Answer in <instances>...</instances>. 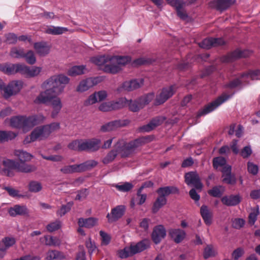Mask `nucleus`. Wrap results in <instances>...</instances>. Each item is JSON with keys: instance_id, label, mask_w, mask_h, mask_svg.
<instances>
[{"instance_id": "f257e3e1", "label": "nucleus", "mask_w": 260, "mask_h": 260, "mask_svg": "<svg viewBox=\"0 0 260 260\" xmlns=\"http://www.w3.org/2000/svg\"><path fill=\"white\" fill-rule=\"evenodd\" d=\"M70 80L69 78L63 74L51 76L42 83L41 87L45 90L40 93L34 102L37 104H47L54 95H59L63 92Z\"/></svg>"}, {"instance_id": "f03ea898", "label": "nucleus", "mask_w": 260, "mask_h": 260, "mask_svg": "<svg viewBox=\"0 0 260 260\" xmlns=\"http://www.w3.org/2000/svg\"><path fill=\"white\" fill-rule=\"evenodd\" d=\"M153 139V136L140 137L128 142L121 139L117 142L115 147L119 151L121 157H128L134 153L138 148L152 141Z\"/></svg>"}, {"instance_id": "7ed1b4c3", "label": "nucleus", "mask_w": 260, "mask_h": 260, "mask_svg": "<svg viewBox=\"0 0 260 260\" xmlns=\"http://www.w3.org/2000/svg\"><path fill=\"white\" fill-rule=\"evenodd\" d=\"M45 117L42 115H35L28 117L16 116L10 119V125L15 128L28 131L32 127L43 121Z\"/></svg>"}, {"instance_id": "20e7f679", "label": "nucleus", "mask_w": 260, "mask_h": 260, "mask_svg": "<svg viewBox=\"0 0 260 260\" xmlns=\"http://www.w3.org/2000/svg\"><path fill=\"white\" fill-rule=\"evenodd\" d=\"M150 247V241L148 239H144L137 243L136 245H131L128 247L124 248L119 252V256L121 258H125L137 253L141 252Z\"/></svg>"}, {"instance_id": "39448f33", "label": "nucleus", "mask_w": 260, "mask_h": 260, "mask_svg": "<svg viewBox=\"0 0 260 260\" xmlns=\"http://www.w3.org/2000/svg\"><path fill=\"white\" fill-rule=\"evenodd\" d=\"M131 58L128 56H111V65L106 67L107 73L116 74L121 70V67L130 62Z\"/></svg>"}, {"instance_id": "423d86ee", "label": "nucleus", "mask_w": 260, "mask_h": 260, "mask_svg": "<svg viewBox=\"0 0 260 260\" xmlns=\"http://www.w3.org/2000/svg\"><path fill=\"white\" fill-rule=\"evenodd\" d=\"M231 96L230 95H228L226 93L222 94L215 100L206 105L203 109L199 111L197 115V117L199 118L202 116L212 112L223 103L229 100Z\"/></svg>"}, {"instance_id": "0eeeda50", "label": "nucleus", "mask_w": 260, "mask_h": 260, "mask_svg": "<svg viewBox=\"0 0 260 260\" xmlns=\"http://www.w3.org/2000/svg\"><path fill=\"white\" fill-rule=\"evenodd\" d=\"M177 88L176 85H172L162 88L155 97L154 104L158 106L165 103L174 94Z\"/></svg>"}, {"instance_id": "6e6552de", "label": "nucleus", "mask_w": 260, "mask_h": 260, "mask_svg": "<svg viewBox=\"0 0 260 260\" xmlns=\"http://www.w3.org/2000/svg\"><path fill=\"white\" fill-rule=\"evenodd\" d=\"M23 86V82L20 80H15L10 82L7 86L4 83V87L1 90L4 91V96L8 99L12 95L18 93Z\"/></svg>"}, {"instance_id": "1a4fd4ad", "label": "nucleus", "mask_w": 260, "mask_h": 260, "mask_svg": "<svg viewBox=\"0 0 260 260\" xmlns=\"http://www.w3.org/2000/svg\"><path fill=\"white\" fill-rule=\"evenodd\" d=\"M81 146L82 151L95 152L101 148V141L99 139H82Z\"/></svg>"}, {"instance_id": "9d476101", "label": "nucleus", "mask_w": 260, "mask_h": 260, "mask_svg": "<svg viewBox=\"0 0 260 260\" xmlns=\"http://www.w3.org/2000/svg\"><path fill=\"white\" fill-rule=\"evenodd\" d=\"M251 53V52L248 50H241L236 49L233 52L222 56L221 58V60L223 62H231L241 57H247L249 56Z\"/></svg>"}, {"instance_id": "9b49d317", "label": "nucleus", "mask_w": 260, "mask_h": 260, "mask_svg": "<svg viewBox=\"0 0 260 260\" xmlns=\"http://www.w3.org/2000/svg\"><path fill=\"white\" fill-rule=\"evenodd\" d=\"M185 182L188 185H192L197 189H201L203 184L197 172L191 171L185 173Z\"/></svg>"}, {"instance_id": "f8f14e48", "label": "nucleus", "mask_w": 260, "mask_h": 260, "mask_svg": "<svg viewBox=\"0 0 260 260\" xmlns=\"http://www.w3.org/2000/svg\"><path fill=\"white\" fill-rule=\"evenodd\" d=\"M125 207L123 205H118L112 209L111 213H108L106 217L109 222H113L117 221L124 214Z\"/></svg>"}, {"instance_id": "ddd939ff", "label": "nucleus", "mask_w": 260, "mask_h": 260, "mask_svg": "<svg viewBox=\"0 0 260 260\" xmlns=\"http://www.w3.org/2000/svg\"><path fill=\"white\" fill-rule=\"evenodd\" d=\"M166 236V230L162 225H158L153 228L151 239L155 244H159Z\"/></svg>"}, {"instance_id": "4468645a", "label": "nucleus", "mask_w": 260, "mask_h": 260, "mask_svg": "<svg viewBox=\"0 0 260 260\" xmlns=\"http://www.w3.org/2000/svg\"><path fill=\"white\" fill-rule=\"evenodd\" d=\"M224 44L225 41L222 38H208L204 39L200 43H199V46L201 48L208 49L212 47L222 46Z\"/></svg>"}, {"instance_id": "2eb2a0df", "label": "nucleus", "mask_w": 260, "mask_h": 260, "mask_svg": "<svg viewBox=\"0 0 260 260\" xmlns=\"http://www.w3.org/2000/svg\"><path fill=\"white\" fill-rule=\"evenodd\" d=\"M100 81L99 77L88 78L81 81L77 87L78 92H84L88 90L90 87L98 84Z\"/></svg>"}, {"instance_id": "dca6fc26", "label": "nucleus", "mask_w": 260, "mask_h": 260, "mask_svg": "<svg viewBox=\"0 0 260 260\" xmlns=\"http://www.w3.org/2000/svg\"><path fill=\"white\" fill-rule=\"evenodd\" d=\"M166 120L164 117L158 116L153 118L148 124L143 125L139 128L141 132H149L156 126L161 124Z\"/></svg>"}, {"instance_id": "f3484780", "label": "nucleus", "mask_w": 260, "mask_h": 260, "mask_svg": "<svg viewBox=\"0 0 260 260\" xmlns=\"http://www.w3.org/2000/svg\"><path fill=\"white\" fill-rule=\"evenodd\" d=\"M129 123L128 120H116L107 123L103 125L101 127V131L102 132H107L113 131L118 127L124 126Z\"/></svg>"}, {"instance_id": "a211bd4d", "label": "nucleus", "mask_w": 260, "mask_h": 260, "mask_svg": "<svg viewBox=\"0 0 260 260\" xmlns=\"http://www.w3.org/2000/svg\"><path fill=\"white\" fill-rule=\"evenodd\" d=\"M58 95H54L53 98L49 101L47 103L50 102L52 108L51 117L52 118H56L62 108V104L61 99L57 97Z\"/></svg>"}, {"instance_id": "6ab92c4d", "label": "nucleus", "mask_w": 260, "mask_h": 260, "mask_svg": "<svg viewBox=\"0 0 260 260\" xmlns=\"http://www.w3.org/2000/svg\"><path fill=\"white\" fill-rule=\"evenodd\" d=\"M90 61L98 66L102 67L103 71L107 73L106 67L111 65V56L104 55L94 56L91 58Z\"/></svg>"}, {"instance_id": "aec40b11", "label": "nucleus", "mask_w": 260, "mask_h": 260, "mask_svg": "<svg viewBox=\"0 0 260 260\" xmlns=\"http://www.w3.org/2000/svg\"><path fill=\"white\" fill-rule=\"evenodd\" d=\"M235 0H214L210 3V6L221 12L225 11L232 6Z\"/></svg>"}, {"instance_id": "412c9836", "label": "nucleus", "mask_w": 260, "mask_h": 260, "mask_svg": "<svg viewBox=\"0 0 260 260\" xmlns=\"http://www.w3.org/2000/svg\"><path fill=\"white\" fill-rule=\"evenodd\" d=\"M9 215L12 217H16L17 215H25L28 213V210L26 206L15 205L10 207L8 211Z\"/></svg>"}, {"instance_id": "4be33fe9", "label": "nucleus", "mask_w": 260, "mask_h": 260, "mask_svg": "<svg viewBox=\"0 0 260 260\" xmlns=\"http://www.w3.org/2000/svg\"><path fill=\"white\" fill-rule=\"evenodd\" d=\"M169 235L176 243H180L184 239L186 233L180 229H171L169 231Z\"/></svg>"}, {"instance_id": "5701e85b", "label": "nucleus", "mask_w": 260, "mask_h": 260, "mask_svg": "<svg viewBox=\"0 0 260 260\" xmlns=\"http://www.w3.org/2000/svg\"><path fill=\"white\" fill-rule=\"evenodd\" d=\"M221 201L227 206H235L241 202V197L239 194L225 196L221 198Z\"/></svg>"}, {"instance_id": "b1692460", "label": "nucleus", "mask_w": 260, "mask_h": 260, "mask_svg": "<svg viewBox=\"0 0 260 260\" xmlns=\"http://www.w3.org/2000/svg\"><path fill=\"white\" fill-rule=\"evenodd\" d=\"M200 213L205 223L207 225H211L213 213L208 206L205 205H202L200 208Z\"/></svg>"}, {"instance_id": "393cba45", "label": "nucleus", "mask_w": 260, "mask_h": 260, "mask_svg": "<svg viewBox=\"0 0 260 260\" xmlns=\"http://www.w3.org/2000/svg\"><path fill=\"white\" fill-rule=\"evenodd\" d=\"M34 48L40 56H45L49 53L50 47L47 42H40L34 44Z\"/></svg>"}, {"instance_id": "a878e982", "label": "nucleus", "mask_w": 260, "mask_h": 260, "mask_svg": "<svg viewBox=\"0 0 260 260\" xmlns=\"http://www.w3.org/2000/svg\"><path fill=\"white\" fill-rule=\"evenodd\" d=\"M156 192L158 194L162 197H166L170 194H176L179 193V189L173 186H168L158 188Z\"/></svg>"}, {"instance_id": "bb28decb", "label": "nucleus", "mask_w": 260, "mask_h": 260, "mask_svg": "<svg viewBox=\"0 0 260 260\" xmlns=\"http://www.w3.org/2000/svg\"><path fill=\"white\" fill-rule=\"evenodd\" d=\"M31 138L32 141H35L38 139H43L47 138L45 135V132L43 126H38L31 133Z\"/></svg>"}, {"instance_id": "cd10ccee", "label": "nucleus", "mask_w": 260, "mask_h": 260, "mask_svg": "<svg viewBox=\"0 0 260 260\" xmlns=\"http://www.w3.org/2000/svg\"><path fill=\"white\" fill-rule=\"evenodd\" d=\"M31 138L32 141H35L38 139H43L47 138L45 135V132L43 126H38L31 133Z\"/></svg>"}, {"instance_id": "c85d7f7f", "label": "nucleus", "mask_w": 260, "mask_h": 260, "mask_svg": "<svg viewBox=\"0 0 260 260\" xmlns=\"http://www.w3.org/2000/svg\"><path fill=\"white\" fill-rule=\"evenodd\" d=\"M17 63L0 64V71L7 75H13L17 73Z\"/></svg>"}, {"instance_id": "c756f323", "label": "nucleus", "mask_w": 260, "mask_h": 260, "mask_svg": "<svg viewBox=\"0 0 260 260\" xmlns=\"http://www.w3.org/2000/svg\"><path fill=\"white\" fill-rule=\"evenodd\" d=\"M97 222V219L93 217L87 218H80L78 219V223L80 227L91 228L94 226Z\"/></svg>"}, {"instance_id": "7c9ffc66", "label": "nucleus", "mask_w": 260, "mask_h": 260, "mask_svg": "<svg viewBox=\"0 0 260 260\" xmlns=\"http://www.w3.org/2000/svg\"><path fill=\"white\" fill-rule=\"evenodd\" d=\"M68 31V28L64 27L50 26L45 30L47 34L52 35H59Z\"/></svg>"}, {"instance_id": "2f4dec72", "label": "nucleus", "mask_w": 260, "mask_h": 260, "mask_svg": "<svg viewBox=\"0 0 260 260\" xmlns=\"http://www.w3.org/2000/svg\"><path fill=\"white\" fill-rule=\"evenodd\" d=\"M167 202V200L166 197H162L158 195V197L153 203L152 208V213H157L161 207L166 204Z\"/></svg>"}, {"instance_id": "473e14b6", "label": "nucleus", "mask_w": 260, "mask_h": 260, "mask_svg": "<svg viewBox=\"0 0 260 260\" xmlns=\"http://www.w3.org/2000/svg\"><path fill=\"white\" fill-rule=\"evenodd\" d=\"M140 83L137 80L124 82L122 85V88L128 91L136 89L140 87Z\"/></svg>"}, {"instance_id": "72a5a7b5", "label": "nucleus", "mask_w": 260, "mask_h": 260, "mask_svg": "<svg viewBox=\"0 0 260 260\" xmlns=\"http://www.w3.org/2000/svg\"><path fill=\"white\" fill-rule=\"evenodd\" d=\"M24 162L22 161L17 162L16 170L19 172L24 173H29L36 170V168L35 166L27 165Z\"/></svg>"}, {"instance_id": "f704fd0d", "label": "nucleus", "mask_w": 260, "mask_h": 260, "mask_svg": "<svg viewBox=\"0 0 260 260\" xmlns=\"http://www.w3.org/2000/svg\"><path fill=\"white\" fill-rule=\"evenodd\" d=\"M65 255L60 251L56 250H49L47 253L46 259H63L65 258Z\"/></svg>"}, {"instance_id": "c9c22d12", "label": "nucleus", "mask_w": 260, "mask_h": 260, "mask_svg": "<svg viewBox=\"0 0 260 260\" xmlns=\"http://www.w3.org/2000/svg\"><path fill=\"white\" fill-rule=\"evenodd\" d=\"M240 78L241 79L250 78L251 80H259L260 79V71L258 70H249L247 72L241 74Z\"/></svg>"}, {"instance_id": "e433bc0d", "label": "nucleus", "mask_w": 260, "mask_h": 260, "mask_svg": "<svg viewBox=\"0 0 260 260\" xmlns=\"http://www.w3.org/2000/svg\"><path fill=\"white\" fill-rule=\"evenodd\" d=\"M119 153V151L115 147L114 149L110 151L103 158L102 162L104 164L107 165L112 162Z\"/></svg>"}, {"instance_id": "4c0bfd02", "label": "nucleus", "mask_w": 260, "mask_h": 260, "mask_svg": "<svg viewBox=\"0 0 260 260\" xmlns=\"http://www.w3.org/2000/svg\"><path fill=\"white\" fill-rule=\"evenodd\" d=\"M128 102V100L125 98H121L116 101L111 102L113 110H118L125 107Z\"/></svg>"}, {"instance_id": "58836bf2", "label": "nucleus", "mask_w": 260, "mask_h": 260, "mask_svg": "<svg viewBox=\"0 0 260 260\" xmlns=\"http://www.w3.org/2000/svg\"><path fill=\"white\" fill-rule=\"evenodd\" d=\"M85 69L84 66H75L70 68L68 71V75L70 76H76L84 74V70Z\"/></svg>"}, {"instance_id": "ea45409f", "label": "nucleus", "mask_w": 260, "mask_h": 260, "mask_svg": "<svg viewBox=\"0 0 260 260\" xmlns=\"http://www.w3.org/2000/svg\"><path fill=\"white\" fill-rule=\"evenodd\" d=\"M15 155L18 157L20 161L22 162L29 161L32 157L30 153L20 150L15 151Z\"/></svg>"}, {"instance_id": "a19ab883", "label": "nucleus", "mask_w": 260, "mask_h": 260, "mask_svg": "<svg viewBox=\"0 0 260 260\" xmlns=\"http://www.w3.org/2000/svg\"><path fill=\"white\" fill-rule=\"evenodd\" d=\"M217 252L213 246L211 244L207 245L204 248L203 256L205 259H208L209 257L215 256Z\"/></svg>"}, {"instance_id": "79ce46f5", "label": "nucleus", "mask_w": 260, "mask_h": 260, "mask_svg": "<svg viewBox=\"0 0 260 260\" xmlns=\"http://www.w3.org/2000/svg\"><path fill=\"white\" fill-rule=\"evenodd\" d=\"M183 5L184 3L181 1L174 7L176 8L178 16L182 20H185L187 18L188 15L186 12L183 9Z\"/></svg>"}, {"instance_id": "37998d69", "label": "nucleus", "mask_w": 260, "mask_h": 260, "mask_svg": "<svg viewBox=\"0 0 260 260\" xmlns=\"http://www.w3.org/2000/svg\"><path fill=\"white\" fill-rule=\"evenodd\" d=\"M43 127L45 132V135L48 137L51 133L59 128L60 124L58 122H52L49 124L43 125Z\"/></svg>"}, {"instance_id": "c03bdc74", "label": "nucleus", "mask_w": 260, "mask_h": 260, "mask_svg": "<svg viewBox=\"0 0 260 260\" xmlns=\"http://www.w3.org/2000/svg\"><path fill=\"white\" fill-rule=\"evenodd\" d=\"M222 188V186H215L212 189L208 190V193L213 197L219 198L222 196L223 192V190H221Z\"/></svg>"}, {"instance_id": "a18cd8bd", "label": "nucleus", "mask_w": 260, "mask_h": 260, "mask_svg": "<svg viewBox=\"0 0 260 260\" xmlns=\"http://www.w3.org/2000/svg\"><path fill=\"white\" fill-rule=\"evenodd\" d=\"M17 134L11 131H0V141H8L14 139Z\"/></svg>"}, {"instance_id": "49530a36", "label": "nucleus", "mask_w": 260, "mask_h": 260, "mask_svg": "<svg viewBox=\"0 0 260 260\" xmlns=\"http://www.w3.org/2000/svg\"><path fill=\"white\" fill-rule=\"evenodd\" d=\"M98 164V161L94 160H89L85 161L83 163L80 164L81 170L82 172H84L87 170H90L91 169L95 167Z\"/></svg>"}, {"instance_id": "de8ad7c7", "label": "nucleus", "mask_w": 260, "mask_h": 260, "mask_svg": "<svg viewBox=\"0 0 260 260\" xmlns=\"http://www.w3.org/2000/svg\"><path fill=\"white\" fill-rule=\"evenodd\" d=\"M42 189V186L40 182L36 181H31L28 184V190L31 192H38Z\"/></svg>"}, {"instance_id": "09e8293b", "label": "nucleus", "mask_w": 260, "mask_h": 260, "mask_svg": "<svg viewBox=\"0 0 260 260\" xmlns=\"http://www.w3.org/2000/svg\"><path fill=\"white\" fill-rule=\"evenodd\" d=\"M127 105L128 106L129 109L134 112L138 111L143 107L142 104L138 101H128Z\"/></svg>"}, {"instance_id": "8fccbe9b", "label": "nucleus", "mask_w": 260, "mask_h": 260, "mask_svg": "<svg viewBox=\"0 0 260 260\" xmlns=\"http://www.w3.org/2000/svg\"><path fill=\"white\" fill-rule=\"evenodd\" d=\"M240 77L237 78L230 81L228 83L225 84L224 87L226 88L233 89L241 86L242 84V81Z\"/></svg>"}, {"instance_id": "3c124183", "label": "nucleus", "mask_w": 260, "mask_h": 260, "mask_svg": "<svg viewBox=\"0 0 260 260\" xmlns=\"http://www.w3.org/2000/svg\"><path fill=\"white\" fill-rule=\"evenodd\" d=\"M113 186L120 191L128 192L133 188V185L130 182H126L123 184H116L113 185Z\"/></svg>"}, {"instance_id": "603ef678", "label": "nucleus", "mask_w": 260, "mask_h": 260, "mask_svg": "<svg viewBox=\"0 0 260 260\" xmlns=\"http://www.w3.org/2000/svg\"><path fill=\"white\" fill-rule=\"evenodd\" d=\"M42 71L41 67H28V71L26 75V78H32L38 76Z\"/></svg>"}, {"instance_id": "864d4df0", "label": "nucleus", "mask_w": 260, "mask_h": 260, "mask_svg": "<svg viewBox=\"0 0 260 260\" xmlns=\"http://www.w3.org/2000/svg\"><path fill=\"white\" fill-rule=\"evenodd\" d=\"M82 139L76 140L70 143L68 147L69 149L77 151H82L80 145L82 144Z\"/></svg>"}, {"instance_id": "5fc2aeb1", "label": "nucleus", "mask_w": 260, "mask_h": 260, "mask_svg": "<svg viewBox=\"0 0 260 260\" xmlns=\"http://www.w3.org/2000/svg\"><path fill=\"white\" fill-rule=\"evenodd\" d=\"M45 243L48 246H56L59 244L58 239L56 237L45 236L44 237Z\"/></svg>"}, {"instance_id": "6e6d98bb", "label": "nucleus", "mask_w": 260, "mask_h": 260, "mask_svg": "<svg viewBox=\"0 0 260 260\" xmlns=\"http://www.w3.org/2000/svg\"><path fill=\"white\" fill-rule=\"evenodd\" d=\"M226 164L225 159L221 156L216 157L213 159V167L217 169L219 167H222Z\"/></svg>"}, {"instance_id": "4d7b16f0", "label": "nucleus", "mask_w": 260, "mask_h": 260, "mask_svg": "<svg viewBox=\"0 0 260 260\" xmlns=\"http://www.w3.org/2000/svg\"><path fill=\"white\" fill-rule=\"evenodd\" d=\"M258 208H254L252 210L248 216V222L251 225H253L257 219V216L259 214Z\"/></svg>"}, {"instance_id": "13d9d810", "label": "nucleus", "mask_w": 260, "mask_h": 260, "mask_svg": "<svg viewBox=\"0 0 260 260\" xmlns=\"http://www.w3.org/2000/svg\"><path fill=\"white\" fill-rule=\"evenodd\" d=\"M10 55L12 57L15 58H23L25 52L23 49H18L16 48H13L11 50Z\"/></svg>"}, {"instance_id": "bf43d9fd", "label": "nucleus", "mask_w": 260, "mask_h": 260, "mask_svg": "<svg viewBox=\"0 0 260 260\" xmlns=\"http://www.w3.org/2000/svg\"><path fill=\"white\" fill-rule=\"evenodd\" d=\"M154 59L150 57H140L134 61V63L138 65L151 64L154 61Z\"/></svg>"}, {"instance_id": "052dcab7", "label": "nucleus", "mask_w": 260, "mask_h": 260, "mask_svg": "<svg viewBox=\"0 0 260 260\" xmlns=\"http://www.w3.org/2000/svg\"><path fill=\"white\" fill-rule=\"evenodd\" d=\"M17 161H14L11 159H7L4 160L3 165L6 169L8 170L15 169H16Z\"/></svg>"}, {"instance_id": "680f3d73", "label": "nucleus", "mask_w": 260, "mask_h": 260, "mask_svg": "<svg viewBox=\"0 0 260 260\" xmlns=\"http://www.w3.org/2000/svg\"><path fill=\"white\" fill-rule=\"evenodd\" d=\"M23 58H25L26 62L30 64H33L36 61L34 53L32 51H29L27 53H25Z\"/></svg>"}, {"instance_id": "e2e57ef3", "label": "nucleus", "mask_w": 260, "mask_h": 260, "mask_svg": "<svg viewBox=\"0 0 260 260\" xmlns=\"http://www.w3.org/2000/svg\"><path fill=\"white\" fill-rule=\"evenodd\" d=\"M89 194L88 189L83 188L77 191V194L75 198V200L81 201L85 199Z\"/></svg>"}, {"instance_id": "0e129e2a", "label": "nucleus", "mask_w": 260, "mask_h": 260, "mask_svg": "<svg viewBox=\"0 0 260 260\" xmlns=\"http://www.w3.org/2000/svg\"><path fill=\"white\" fill-rule=\"evenodd\" d=\"M6 42L8 44H15L18 40V37L14 33H9L5 35Z\"/></svg>"}, {"instance_id": "69168bd1", "label": "nucleus", "mask_w": 260, "mask_h": 260, "mask_svg": "<svg viewBox=\"0 0 260 260\" xmlns=\"http://www.w3.org/2000/svg\"><path fill=\"white\" fill-rule=\"evenodd\" d=\"M60 228V222L56 220L48 224L46 229L49 232H52L58 230Z\"/></svg>"}, {"instance_id": "338daca9", "label": "nucleus", "mask_w": 260, "mask_h": 260, "mask_svg": "<svg viewBox=\"0 0 260 260\" xmlns=\"http://www.w3.org/2000/svg\"><path fill=\"white\" fill-rule=\"evenodd\" d=\"M223 177V182L228 184L233 185L236 182V179L234 175L231 174H225Z\"/></svg>"}, {"instance_id": "774afa93", "label": "nucleus", "mask_w": 260, "mask_h": 260, "mask_svg": "<svg viewBox=\"0 0 260 260\" xmlns=\"http://www.w3.org/2000/svg\"><path fill=\"white\" fill-rule=\"evenodd\" d=\"M245 222L242 218H235L233 220L232 226L236 229H240L244 225Z\"/></svg>"}]
</instances>
